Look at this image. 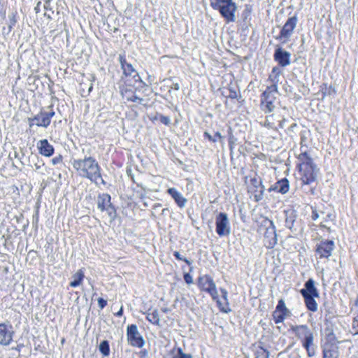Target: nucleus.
<instances>
[{"instance_id": "nucleus-5", "label": "nucleus", "mask_w": 358, "mask_h": 358, "mask_svg": "<svg viewBox=\"0 0 358 358\" xmlns=\"http://www.w3.org/2000/svg\"><path fill=\"white\" fill-rule=\"evenodd\" d=\"M260 223L259 231L264 232L265 245L268 248H273L278 240L274 224L267 217H262Z\"/></svg>"}, {"instance_id": "nucleus-29", "label": "nucleus", "mask_w": 358, "mask_h": 358, "mask_svg": "<svg viewBox=\"0 0 358 358\" xmlns=\"http://www.w3.org/2000/svg\"><path fill=\"white\" fill-rule=\"evenodd\" d=\"M269 352L263 348H259L255 352V358H269Z\"/></svg>"}, {"instance_id": "nucleus-15", "label": "nucleus", "mask_w": 358, "mask_h": 358, "mask_svg": "<svg viewBox=\"0 0 358 358\" xmlns=\"http://www.w3.org/2000/svg\"><path fill=\"white\" fill-rule=\"evenodd\" d=\"M334 246V244L332 241L321 242L317 247L316 254L320 258H328L331 255Z\"/></svg>"}, {"instance_id": "nucleus-11", "label": "nucleus", "mask_w": 358, "mask_h": 358, "mask_svg": "<svg viewBox=\"0 0 358 358\" xmlns=\"http://www.w3.org/2000/svg\"><path fill=\"white\" fill-rule=\"evenodd\" d=\"M291 313L287 308L284 300H279L275 310L273 313V318L275 323L278 324L282 322L285 319L289 317Z\"/></svg>"}, {"instance_id": "nucleus-16", "label": "nucleus", "mask_w": 358, "mask_h": 358, "mask_svg": "<svg viewBox=\"0 0 358 358\" xmlns=\"http://www.w3.org/2000/svg\"><path fill=\"white\" fill-rule=\"evenodd\" d=\"M291 54L282 48H276L274 53V59L281 66H287L290 64Z\"/></svg>"}, {"instance_id": "nucleus-33", "label": "nucleus", "mask_w": 358, "mask_h": 358, "mask_svg": "<svg viewBox=\"0 0 358 358\" xmlns=\"http://www.w3.org/2000/svg\"><path fill=\"white\" fill-rule=\"evenodd\" d=\"M51 162L53 165H57L62 162V155H58L52 159Z\"/></svg>"}, {"instance_id": "nucleus-49", "label": "nucleus", "mask_w": 358, "mask_h": 358, "mask_svg": "<svg viewBox=\"0 0 358 358\" xmlns=\"http://www.w3.org/2000/svg\"><path fill=\"white\" fill-rule=\"evenodd\" d=\"M173 358H178V357H173Z\"/></svg>"}, {"instance_id": "nucleus-23", "label": "nucleus", "mask_w": 358, "mask_h": 358, "mask_svg": "<svg viewBox=\"0 0 358 358\" xmlns=\"http://www.w3.org/2000/svg\"><path fill=\"white\" fill-rule=\"evenodd\" d=\"M324 212H321L320 213H319L315 209L313 208L312 215H311L312 219L313 220H317L320 217H322L323 220L321 222V226L323 227H327L325 222H327L328 219H329V220L333 219L332 215L331 214L327 215V218H324Z\"/></svg>"}, {"instance_id": "nucleus-37", "label": "nucleus", "mask_w": 358, "mask_h": 358, "mask_svg": "<svg viewBox=\"0 0 358 358\" xmlns=\"http://www.w3.org/2000/svg\"><path fill=\"white\" fill-rule=\"evenodd\" d=\"M180 357L178 358H192V355L189 354H185L182 352V350H179Z\"/></svg>"}, {"instance_id": "nucleus-18", "label": "nucleus", "mask_w": 358, "mask_h": 358, "mask_svg": "<svg viewBox=\"0 0 358 358\" xmlns=\"http://www.w3.org/2000/svg\"><path fill=\"white\" fill-rule=\"evenodd\" d=\"M37 148L41 155L48 157L52 156L55 151L54 147L50 144L46 139L38 141L37 143Z\"/></svg>"}, {"instance_id": "nucleus-21", "label": "nucleus", "mask_w": 358, "mask_h": 358, "mask_svg": "<svg viewBox=\"0 0 358 358\" xmlns=\"http://www.w3.org/2000/svg\"><path fill=\"white\" fill-rule=\"evenodd\" d=\"M85 275L82 270H78L72 276V281L70 282V286L72 287H77L80 286L84 279Z\"/></svg>"}, {"instance_id": "nucleus-46", "label": "nucleus", "mask_w": 358, "mask_h": 358, "mask_svg": "<svg viewBox=\"0 0 358 358\" xmlns=\"http://www.w3.org/2000/svg\"><path fill=\"white\" fill-rule=\"evenodd\" d=\"M324 358H327V352L324 353Z\"/></svg>"}, {"instance_id": "nucleus-22", "label": "nucleus", "mask_w": 358, "mask_h": 358, "mask_svg": "<svg viewBox=\"0 0 358 358\" xmlns=\"http://www.w3.org/2000/svg\"><path fill=\"white\" fill-rule=\"evenodd\" d=\"M274 190H276L278 192L282 194H285L289 191V181L287 179L284 178L281 180H279L275 184Z\"/></svg>"}, {"instance_id": "nucleus-8", "label": "nucleus", "mask_w": 358, "mask_h": 358, "mask_svg": "<svg viewBox=\"0 0 358 358\" xmlns=\"http://www.w3.org/2000/svg\"><path fill=\"white\" fill-rule=\"evenodd\" d=\"M296 24L297 17L296 16L289 17L282 27L280 35L276 37V39L282 43L288 42L296 27Z\"/></svg>"}, {"instance_id": "nucleus-44", "label": "nucleus", "mask_w": 358, "mask_h": 358, "mask_svg": "<svg viewBox=\"0 0 358 358\" xmlns=\"http://www.w3.org/2000/svg\"><path fill=\"white\" fill-rule=\"evenodd\" d=\"M277 70H278V69H277V68H273V73H274V72H275V71H277Z\"/></svg>"}, {"instance_id": "nucleus-45", "label": "nucleus", "mask_w": 358, "mask_h": 358, "mask_svg": "<svg viewBox=\"0 0 358 358\" xmlns=\"http://www.w3.org/2000/svg\"><path fill=\"white\" fill-rule=\"evenodd\" d=\"M355 305L356 306H358V298L357 299L356 301H355Z\"/></svg>"}, {"instance_id": "nucleus-30", "label": "nucleus", "mask_w": 358, "mask_h": 358, "mask_svg": "<svg viewBox=\"0 0 358 358\" xmlns=\"http://www.w3.org/2000/svg\"><path fill=\"white\" fill-rule=\"evenodd\" d=\"M146 320L151 323L152 324H157V311L156 310H152V312H148L145 314Z\"/></svg>"}, {"instance_id": "nucleus-24", "label": "nucleus", "mask_w": 358, "mask_h": 358, "mask_svg": "<svg viewBox=\"0 0 358 358\" xmlns=\"http://www.w3.org/2000/svg\"><path fill=\"white\" fill-rule=\"evenodd\" d=\"M34 120L36 121V124L38 127H47L50 124L51 120L48 119V117L44 114V113H41V114L36 115L34 118Z\"/></svg>"}, {"instance_id": "nucleus-26", "label": "nucleus", "mask_w": 358, "mask_h": 358, "mask_svg": "<svg viewBox=\"0 0 358 358\" xmlns=\"http://www.w3.org/2000/svg\"><path fill=\"white\" fill-rule=\"evenodd\" d=\"M53 0H45L43 8L45 10V15L48 18H51V15L54 13V9L52 6Z\"/></svg>"}, {"instance_id": "nucleus-9", "label": "nucleus", "mask_w": 358, "mask_h": 358, "mask_svg": "<svg viewBox=\"0 0 358 358\" xmlns=\"http://www.w3.org/2000/svg\"><path fill=\"white\" fill-rule=\"evenodd\" d=\"M215 225L216 232L220 236H227L230 234V223L227 213H220L217 215Z\"/></svg>"}, {"instance_id": "nucleus-31", "label": "nucleus", "mask_w": 358, "mask_h": 358, "mask_svg": "<svg viewBox=\"0 0 358 358\" xmlns=\"http://www.w3.org/2000/svg\"><path fill=\"white\" fill-rule=\"evenodd\" d=\"M205 136H206L210 141L213 142H216L217 141H221L222 138V136H221L220 132H217L215 134V138H212V136L208 132L204 133Z\"/></svg>"}, {"instance_id": "nucleus-40", "label": "nucleus", "mask_w": 358, "mask_h": 358, "mask_svg": "<svg viewBox=\"0 0 358 358\" xmlns=\"http://www.w3.org/2000/svg\"><path fill=\"white\" fill-rule=\"evenodd\" d=\"M44 114H45V115L48 117V119L51 120V118L55 115V112L51 111L49 113H44Z\"/></svg>"}, {"instance_id": "nucleus-41", "label": "nucleus", "mask_w": 358, "mask_h": 358, "mask_svg": "<svg viewBox=\"0 0 358 358\" xmlns=\"http://www.w3.org/2000/svg\"><path fill=\"white\" fill-rule=\"evenodd\" d=\"M122 313H123V309H122V307H121V308H120V309L119 310V311H118V312H117L115 315H116L117 317H120V316H122Z\"/></svg>"}, {"instance_id": "nucleus-36", "label": "nucleus", "mask_w": 358, "mask_h": 358, "mask_svg": "<svg viewBox=\"0 0 358 358\" xmlns=\"http://www.w3.org/2000/svg\"><path fill=\"white\" fill-rule=\"evenodd\" d=\"M106 304H107V301L105 299H103L102 298H99L98 299V305L100 307V308H101V309L103 308L106 306Z\"/></svg>"}, {"instance_id": "nucleus-2", "label": "nucleus", "mask_w": 358, "mask_h": 358, "mask_svg": "<svg viewBox=\"0 0 358 358\" xmlns=\"http://www.w3.org/2000/svg\"><path fill=\"white\" fill-rule=\"evenodd\" d=\"M298 160L301 179L303 183L308 185L314 182L317 176L318 169L314 164L313 159L307 152H303L299 155Z\"/></svg>"}, {"instance_id": "nucleus-32", "label": "nucleus", "mask_w": 358, "mask_h": 358, "mask_svg": "<svg viewBox=\"0 0 358 358\" xmlns=\"http://www.w3.org/2000/svg\"><path fill=\"white\" fill-rule=\"evenodd\" d=\"M173 255L176 257V259H178V260H182V261L185 262L189 265L191 264V262L187 259L182 257L179 252L176 251V252H174Z\"/></svg>"}, {"instance_id": "nucleus-43", "label": "nucleus", "mask_w": 358, "mask_h": 358, "mask_svg": "<svg viewBox=\"0 0 358 358\" xmlns=\"http://www.w3.org/2000/svg\"><path fill=\"white\" fill-rule=\"evenodd\" d=\"M175 89L177 90L179 89V85L178 83L175 85Z\"/></svg>"}, {"instance_id": "nucleus-10", "label": "nucleus", "mask_w": 358, "mask_h": 358, "mask_svg": "<svg viewBox=\"0 0 358 358\" xmlns=\"http://www.w3.org/2000/svg\"><path fill=\"white\" fill-rule=\"evenodd\" d=\"M127 340L129 343L134 347L142 348L144 341L141 336L138 327L135 324H131L127 327Z\"/></svg>"}, {"instance_id": "nucleus-47", "label": "nucleus", "mask_w": 358, "mask_h": 358, "mask_svg": "<svg viewBox=\"0 0 358 358\" xmlns=\"http://www.w3.org/2000/svg\"><path fill=\"white\" fill-rule=\"evenodd\" d=\"M221 310H222V311H224V312H226V313L227 312V311L226 310H224L223 308H221Z\"/></svg>"}, {"instance_id": "nucleus-17", "label": "nucleus", "mask_w": 358, "mask_h": 358, "mask_svg": "<svg viewBox=\"0 0 358 358\" xmlns=\"http://www.w3.org/2000/svg\"><path fill=\"white\" fill-rule=\"evenodd\" d=\"M119 62L121 64V67L123 71V74L125 76H129L134 79H136V78H139L138 73L134 69V68L132 66V65L131 64H129L127 62V59H126L124 55H119Z\"/></svg>"}, {"instance_id": "nucleus-20", "label": "nucleus", "mask_w": 358, "mask_h": 358, "mask_svg": "<svg viewBox=\"0 0 358 358\" xmlns=\"http://www.w3.org/2000/svg\"><path fill=\"white\" fill-rule=\"evenodd\" d=\"M168 192L180 208H182L185 206L187 199L184 198L182 195L177 191L176 189L169 188L168 189Z\"/></svg>"}, {"instance_id": "nucleus-6", "label": "nucleus", "mask_w": 358, "mask_h": 358, "mask_svg": "<svg viewBox=\"0 0 358 358\" xmlns=\"http://www.w3.org/2000/svg\"><path fill=\"white\" fill-rule=\"evenodd\" d=\"M278 93V86L275 83L267 87L262 96L261 106L265 113H269L273 110L275 108L274 102L276 99L275 95Z\"/></svg>"}, {"instance_id": "nucleus-14", "label": "nucleus", "mask_w": 358, "mask_h": 358, "mask_svg": "<svg viewBox=\"0 0 358 358\" xmlns=\"http://www.w3.org/2000/svg\"><path fill=\"white\" fill-rule=\"evenodd\" d=\"M110 196L108 194H102L98 196L97 205L98 208L101 211H107L110 216H113L115 213L114 208L110 202Z\"/></svg>"}, {"instance_id": "nucleus-1", "label": "nucleus", "mask_w": 358, "mask_h": 358, "mask_svg": "<svg viewBox=\"0 0 358 358\" xmlns=\"http://www.w3.org/2000/svg\"><path fill=\"white\" fill-rule=\"evenodd\" d=\"M71 164L79 177L88 179L96 185L105 184L101 176V169L94 157H85L83 159H73Z\"/></svg>"}, {"instance_id": "nucleus-35", "label": "nucleus", "mask_w": 358, "mask_h": 358, "mask_svg": "<svg viewBox=\"0 0 358 358\" xmlns=\"http://www.w3.org/2000/svg\"><path fill=\"white\" fill-rule=\"evenodd\" d=\"M160 121L165 125H169L170 124L171 120L168 117L162 115L160 117Z\"/></svg>"}, {"instance_id": "nucleus-27", "label": "nucleus", "mask_w": 358, "mask_h": 358, "mask_svg": "<svg viewBox=\"0 0 358 358\" xmlns=\"http://www.w3.org/2000/svg\"><path fill=\"white\" fill-rule=\"evenodd\" d=\"M123 98L127 101H131L133 102L140 103L141 99L138 98L136 94H134L132 92L125 91L122 92Z\"/></svg>"}, {"instance_id": "nucleus-3", "label": "nucleus", "mask_w": 358, "mask_h": 358, "mask_svg": "<svg viewBox=\"0 0 358 358\" xmlns=\"http://www.w3.org/2000/svg\"><path fill=\"white\" fill-rule=\"evenodd\" d=\"M290 329L297 338L300 340L302 346L307 352L308 356L313 357L316 350L313 331L307 325L304 324L292 325Z\"/></svg>"}, {"instance_id": "nucleus-48", "label": "nucleus", "mask_w": 358, "mask_h": 358, "mask_svg": "<svg viewBox=\"0 0 358 358\" xmlns=\"http://www.w3.org/2000/svg\"><path fill=\"white\" fill-rule=\"evenodd\" d=\"M129 97H132V94H128Z\"/></svg>"}, {"instance_id": "nucleus-38", "label": "nucleus", "mask_w": 358, "mask_h": 358, "mask_svg": "<svg viewBox=\"0 0 358 358\" xmlns=\"http://www.w3.org/2000/svg\"><path fill=\"white\" fill-rule=\"evenodd\" d=\"M220 291L222 292L223 299L224 301H227L228 299H227V290L224 289H220Z\"/></svg>"}, {"instance_id": "nucleus-7", "label": "nucleus", "mask_w": 358, "mask_h": 358, "mask_svg": "<svg viewBox=\"0 0 358 358\" xmlns=\"http://www.w3.org/2000/svg\"><path fill=\"white\" fill-rule=\"evenodd\" d=\"M198 286L201 290L210 294L213 300H216L218 305L221 306V302L217 299L218 293L216 285L213 278L208 275H204L199 278Z\"/></svg>"}, {"instance_id": "nucleus-4", "label": "nucleus", "mask_w": 358, "mask_h": 358, "mask_svg": "<svg viewBox=\"0 0 358 358\" xmlns=\"http://www.w3.org/2000/svg\"><path fill=\"white\" fill-rule=\"evenodd\" d=\"M210 5L213 8L219 10L227 22L236 20L235 13L237 7L232 0H210Z\"/></svg>"}, {"instance_id": "nucleus-28", "label": "nucleus", "mask_w": 358, "mask_h": 358, "mask_svg": "<svg viewBox=\"0 0 358 358\" xmlns=\"http://www.w3.org/2000/svg\"><path fill=\"white\" fill-rule=\"evenodd\" d=\"M99 350L103 356H108L110 354V347L108 342L107 341H103L101 342L99 346Z\"/></svg>"}, {"instance_id": "nucleus-39", "label": "nucleus", "mask_w": 358, "mask_h": 358, "mask_svg": "<svg viewBox=\"0 0 358 358\" xmlns=\"http://www.w3.org/2000/svg\"><path fill=\"white\" fill-rule=\"evenodd\" d=\"M41 1H38L37 3H36V6H35L34 8V10L36 13H38L40 11H41Z\"/></svg>"}, {"instance_id": "nucleus-13", "label": "nucleus", "mask_w": 358, "mask_h": 358, "mask_svg": "<svg viewBox=\"0 0 358 358\" xmlns=\"http://www.w3.org/2000/svg\"><path fill=\"white\" fill-rule=\"evenodd\" d=\"M13 331L8 322L0 324V344L8 345L13 340Z\"/></svg>"}, {"instance_id": "nucleus-12", "label": "nucleus", "mask_w": 358, "mask_h": 358, "mask_svg": "<svg viewBox=\"0 0 358 358\" xmlns=\"http://www.w3.org/2000/svg\"><path fill=\"white\" fill-rule=\"evenodd\" d=\"M285 118L278 112L268 115L264 125L268 129L277 130L278 128H283Z\"/></svg>"}, {"instance_id": "nucleus-19", "label": "nucleus", "mask_w": 358, "mask_h": 358, "mask_svg": "<svg viewBox=\"0 0 358 358\" xmlns=\"http://www.w3.org/2000/svg\"><path fill=\"white\" fill-rule=\"evenodd\" d=\"M315 282L312 279H309L305 284V289H303L301 290V293L303 295V296H312L318 297L319 294L317 290V289L315 287Z\"/></svg>"}, {"instance_id": "nucleus-25", "label": "nucleus", "mask_w": 358, "mask_h": 358, "mask_svg": "<svg viewBox=\"0 0 358 358\" xmlns=\"http://www.w3.org/2000/svg\"><path fill=\"white\" fill-rule=\"evenodd\" d=\"M314 297L315 296H306V295L303 296L308 309L313 312L317 310V304L314 299Z\"/></svg>"}, {"instance_id": "nucleus-34", "label": "nucleus", "mask_w": 358, "mask_h": 358, "mask_svg": "<svg viewBox=\"0 0 358 358\" xmlns=\"http://www.w3.org/2000/svg\"><path fill=\"white\" fill-rule=\"evenodd\" d=\"M184 280H185V282L188 285L193 283V278L189 273H185L184 275Z\"/></svg>"}, {"instance_id": "nucleus-42", "label": "nucleus", "mask_w": 358, "mask_h": 358, "mask_svg": "<svg viewBox=\"0 0 358 358\" xmlns=\"http://www.w3.org/2000/svg\"><path fill=\"white\" fill-rule=\"evenodd\" d=\"M230 96L232 98V99H235L237 97V95L236 94V92H233L231 93V94L230 95Z\"/></svg>"}]
</instances>
